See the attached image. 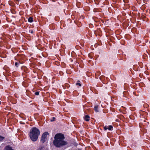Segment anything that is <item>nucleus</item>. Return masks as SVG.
<instances>
[{
  "label": "nucleus",
  "instance_id": "obj_1",
  "mask_svg": "<svg viewBox=\"0 0 150 150\" xmlns=\"http://www.w3.org/2000/svg\"><path fill=\"white\" fill-rule=\"evenodd\" d=\"M65 137L64 135L62 133L56 134L54 137V139L53 142L54 146L57 147H60L66 145L67 142L64 140Z\"/></svg>",
  "mask_w": 150,
  "mask_h": 150
},
{
  "label": "nucleus",
  "instance_id": "obj_2",
  "mask_svg": "<svg viewBox=\"0 0 150 150\" xmlns=\"http://www.w3.org/2000/svg\"><path fill=\"white\" fill-rule=\"evenodd\" d=\"M40 132L35 127H33L30 132L29 136L31 140L33 142L36 141L40 135Z\"/></svg>",
  "mask_w": 150,
  "mask_h": 150
},
{
  "label": "nucleus",
  "instance_id": "obj_3",
  "mask_svg": "<svg viewBox=\"0 0 150 150\" xmlns=\"http://www.w3.org/2000/svg\"><path fill=\"white\" fill-rule=\"evenodd\" d=\"M49 134L47 132H45L43 133L41 137V141L42 143H44L47 139V137Z\"/></svg>",
  "mask_w": 150,
  "mask_h": 150
},
{
  "label": "nucleus",
  "instance_id": "obj_4",
  "mask_svg": "<svg viewBox=\"0 0 150 150\" xmlns=\"http://www.w3.org/2000/svg\"><path fill=\"white\" fill-rule=\"evenodd\" d=\"M4 150H13V149L10 146L8 145L5 147Z\"/></svg>",
  "mask_w": 150,
  "mask_h": 150
},
{
  "label": "nucleus",
  "instance_id": "obj_5",
  "mask_svg": "<svg viewBox=\"0 0 150 150\" xmlns=\"http://www.w3.org/2000/svg\"><path fill=\"white\" fill-rule=\"evenodd\" d=\"M84 119L86 121H88L90 120V117L88 115H86L84 117Z\"/></svg>",
  "mask_w": 150,
  "mask_h": 150
},
{
  "label": "nucleus",
  "instance_id": "obj_6",
  "mask_svg": "<svg viewBox=\"0 0 150 150\" xmlns=\"http://www.w3.org/2000/svg\"><path fill=\"white\" fill-rule=\"evenodd\" d=\"M98 105H96L94 107V110L96 112H98Z\"/></svg>",
  "mask_w": 150,
  "mask_h": 150
},
{
  "label": "nucleus",
  "instance_id": "obj_7",
  "mask_svg": "<svg viewBox=\"0 0 150 150\" xmlns=\"http://www.w3.org/2000/svg\"><path fill=\"white\" fill-rule=\"evenodd\" d=\"M28 21L29 22H32L33 21V18L31 17H29L28 19Z\"/></svg>",
  "mask_w": 150,
  "mask_h": 150
},
{
  "label": "nucleus",
  "instance_id": "obj_8",
  "mask_svg": "<svg viewBox=\"0 0 150 150\" xmlns=\"http://www.w3.org/2000/svg\"><path fill=\"white\" fill-rule=\"evenodd\" d=\"M108 129L109 130H112L113 129V127L112 125L108 126Z\"/></svg>",
  "mask_w": 150,
  "mask_h": 150
},
{
  "label": "nucleus",
  "instance_id": "obj_9",
  "mask_svg": "<svg viewBox=\"0 0 150 150\" xmlns=\"http://www.w3.org/2000/svg\"><path fill=\"white\" fill-rule=\"evenodd\" d=\"M4 139V137L0 135V142L2 141Z\"/></svg>",
  "mask_w": 150,
  "mask_h": 150
},
{
  "label": "nucleus",
  "instance_id": "obj_10",
  "mask_svg": "<svg viewBox=\"0 0 150 150\" xmlns=\"http://www.w3.org/2000/svg\"><path fill=\"white\" fill-rule=\"evenodd\" d=\"M43 148L42 146H41L39 147L37 149V150H42V149Z\"/></svg>",
  "mask_w": 150,
  "mask_h": 150
},
{
  "label": "nucleus",
  "instance_id": "obj_11",
  "mask_svg": "<svg viewBox=\"0 0 150 150\" xmlns=\"http://www.w3.org/2000/svg\"><path fill=\"white\" fill-rule=\"evenodd\" d=\"M76 85L77 86H79L80 87L81 86V84L80 83H76Z\"/></svg>",
  "mask_w": 150,
  "mask_h": 150
},
{
  "label": "nucleus",
  "instance_id": "obj_12",
  "mask_svg": "<svg viewBox=\"0 0 150 150\" xmlns=\"http://www.w3.org/2000/svg\"><path fill=\"white\" fill-rule=\"evenodd\" d=\"M39 91H37L35 92V94L37 96L39 95Z\"/></svg>",
  "mask_w": 150,
  "mask_h": 150
},
{
  "label": "nucleus",
  "instance_id": "obj_13",
  "mask_svg": "<svg viewBox=\"0 0 150 150\" xmlns=\"http://www.w3.org/2000/svg\"><path fill=\"white\" fill-rule=\"evenodd\" d=\"M103 128L105 130H106L108 129V126H104L103 127Z\"/></svg>",
  "mask_w": 150,
  "mask_h": 150
},
{
  "label": "nucleus",
  "instance_id": "obj_14",
  "mask_svg": "<svg viewBox=\"0 0 150 150\" xmlns=\"http://www.w3.org/2000/svg\"><path fill=\"white\" fill-rule=\"evenodd\" d=\"M55 118L54 117H53L52 119L50 121L51 122H53L55 120Z\"/></svg>",
  "mask_w": 150,
  "mask_h": 150
},
{
  "label": "nucleus",
  "instance_id": "obj_15",
  "mask_svg": "<svg viewBox=\"0 0 150 150\" xmlns=\"http://www.w3.org/2000/svg\"><path fill=\"white\" fill-rule=\"evenodd\" d=\"M18 63L17 62H16L15 63V65L16 67H18Z\"/></svg>",
  "mask_w": 150,
  "mask_h": 150
},
{
  "label": "nucleus",
  "instance_id": "obj_16",
  "mask_svg": "<svg viewBox=\"0 0 150 150\" xmlns=\"http://www.w3.org/2000/svg\"><path fill=\"white\" fill-rule=\"evenodd\" d=\"M30 33H33V30H31V31H30Z\"/></svg>",
  "mask_w": 150,
  "mask_h": 150
},
{
  "label": "nucleus",
  "instance_id": "obj_17",
  "mask_svg": "<svg viewBox=\"0 0 150 150\" xmlns=\"http://www.w3.org/2000/svg\"><path fill=\"white\" fill-rule=\"evenodd\" d=\"M78 82H80V81H78Z\"/></svg>",
  "mask_w": 150,
  "mask_h": 150
}]
</instances>
